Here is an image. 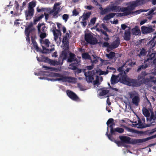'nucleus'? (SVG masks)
<instances>
[{
	"mask_svg": "<svg viewBox=\"0 0 156 156\" xmlns=\"http://www.w3.org/2000/svg\"><path fill=\"white\" fill-rule=\"evenodd\" d=\"M130 68L127 67V65L126 64H124L122 66L117 69V71L119 72L117 76L112 75L111 78V84L114 85L117 83L119 82L123 83L125 80V74L128 73Z\"/></svg>",
	"mask_w": 156,
	"mask_h": 156,
	"instance_id": "obj_1",
	"label": "nucleus"
},
{
	"mask_svg": "<svg viewBox=\"0 0 156 156\" xmlns=\"http://www.w3.org/2000/svg\"><path fill=\"white\" fill-rule=\"evenodd\" d=\"M150 137L140 139H135L131 140L130 137L126 136H119V138L123 144H137L143 143L150 140Z\"/></svg>",
	"mask_w": 156,
	"mask_h": 156,
	"instance_id": "obj_2",
	"label": "nucleus"
},
{
	"mask_svg": "<svg viewBox=\"0 0 156 156\" xmlns=\"http://www.w3.org/2000/svg\"><path fill=\"white\" fill-rule=\"evenodd\" d=\"M142 111L144 115L147 118V121L151 124L153 123L156 119V111H155V114H154L152 109H147L145 108H143Z\"/></svg>",
	"mask_w": 156,
	"mask_h": 156,
	"instance_id": "obj_3",
	"label": "nucleus"
},
{
	"mask_svg": "<svg viewBox=\"0 0 156 156\" xmlns=\"http://www.w3.org/2000/svg\"><path fill=\"white\" fill-rule=\"evenodd\" d=\"M40 42L42 45L43 48V52L44 53H49L54 50V45L50 46L51 48H49L50 42L48 39H45L43 40L41 39Z\"/></svg>",
	"mask_w": 156,
	"mask_h": 156,
	"instance_id": "obj_4",
	"label": "nucleus"
},
{
	"mask_svg": "<svg viewBox=\"0 0 156 156\" xmlns=\"http://www.w3.org/2000/svg\"><path fill=\"white\" fill-rule=\"evenodd\" d=\"M129 98L132 99V103L134 105L138 106L140 101V98L139 94L136 91L129 92Z\"/></svg>",
	"mask_w": 156,
	"mask_h": 156,
	"instance_id": "obj_5",
	"label": "nucleus"
},
{
	"mask_svg": "<svg viewBox=\"0 0 156 156\" xmlns=\"http://www.w3.org/2000/svg\"><path fill=\"white\" fill-rule=\"evenodd\" d=\"M38 34L39 35L41 39H43L46 37L47 36L46 31L47 28L44 23H38L37 26Z\"/></svg>",
	"mask_w": 156,
	"mask_h": 156,
	"instance_id": "obj_6",
	"label": "nucleus"
},
{
	"mask_svg": "<svg viewBox=\"0 0 156 156\" xmlns=\"http://www.w3.org/2000/svg\"><path fill=\"white\" fill-rule=\"evenodd\" d=\"M125 80L124 81L123 83L126 84L129 86L136 87H139L141 85V83L137 80L127 78L126 73L125 74Z\"/></svg>",
	"mask_w": 156,
	"mask_h": 156,
	"instance_id": "obj_7",
	"label": "nucleus"
},
{
	"mask_svg": "<svg viewBox=\"0 0 156 156\" xmlns=\"http://www.w3.org/2000/svg\"><path fill=\"white\" fill-rule=\"evenodd\" d=\"M85 40L87 42L92 45L98 43V40L96 38L94 37L89 33L85 34Z\"/></svg>",
	"mask_w": 156,
	"mask_h": 156,
	"instance_id": "obj_8",
	"label": "nucleus"
},
{
	"mask_svg": "<svg viewBox=\"0 0 156 156\" xmlns=\"http://www.w3.org/2000/svg\"><path fill=\"white\" fill-rule=\"evenodd\" d=\"M95 74L94 70L91 71H88L87 72L86 71L84 74L86 77V81L87 82L91 83L94 80Z\"/></svg>",
	"mask_w": 156,
	"mask_h": 156,
	"instance_id": "obj_9",
	"label": "nucleus"
},
{
	"mask_svg": "<svg viewBox=\"0 0 156 156\" xmlns=\"http://www.w3.org/2000/svg\"><path fill=\"white\" fill-rule=\"evenodd\" d=\"M66 93L68 96L72 100L76 101H81L80 99L77 95L73 91L68 90L66 91Z\"/></svg>",
	"mask_w": 156,
	"mask_h": 156,
	"instance_id": "obj_10",
	"label": "nucleus"
},
{
	"mask_svg": "<svg viewBox=\"0 0 156 156\" xmlns=\"http://www.w3.org/2000/svg\"><path fill=\"white\" fill-rule=\"evenodd\" d=\"M155 55L154 53H152L147 56V58L144 61V63H147V62L154 64L156 60V58L155 57Z\"/></svg>",
	"mask_w": 156,
	"mask_h": 156,
	"instance_id": "obj_11",
	"label": "nucleus"
},
{
	"mask_svg": "<svg viewBox=\"0 0 156 156\" xmlns=\"http://www.w3.org/2000/svg\"><path fill=\"white\" fill-rule=\"evenodd\" d=\"M60 5V4L59 3L55 4L53 9L50 11V12L52 13L54 16H57L59 12L60 7L57 8V6H59Z\"/></svg>",
	"mask_w": 156,
	"mask_h": 156,
	"instance_id": "obj_12",
	"label": "nucleus"
},
{
	"mask_svg": "<svg viewBox=\"0 0 156 156\" xmlns=\"http://www.w3.org/2000/svg\"><path fill=\"white\" fill-rule=\"evenodd\" d=\"M120 43V39L119 37H117L110 44V49L116 48L119 46Z\"/></svg>",
	"mask_w": 156,
	"mask_h": 156,
	"instance_id": "obj_13",
	"label": "nucleus"
},
{
	"mask_svg": "<svg viewBox=\"0 0 156 156\" xmlns=\"http://www.w3.org/2000/svg\"><path fill=\"white\" fill-rule=\"evenodd\" d=\"M121 12H123V13H120L119 16H126L130 14L131 12L129 9L128 7H122Z\"/></svg>",
	"mask_w": 156,
	"mask_h": 156,
	"instance_id": "obj_14",
	"label": "nucleus"
},
{
	"mask_svg": "<svg viewBox=\"0 0 156 156\" xmlns=\"http://www.w3.org/2000/svg\"><path fill=\"white\" fill-rule=\"evenodd\" d=\"M34 13V10H31L28 9V10L25 11V15L26 20H29L33 16Z\"/></svg>",
	"mask_w": 156,
	"mask_h": 156,
	"instance_id": "obj_15",
	"label": "nucleus"
},
{
	"mask_svg": "<svg viewBox=\"0 0 156 156\" xmlns=\"http://www.w3.org/2000/svg\"><path fill=\"white\" fill-rule=\"evenodd\" d=\"M141 30L143 34H147L153 32L154 29L151 27H149L144 26L141 27Z\"/></svg>",
	"mask_w": 156,
	"mask_h": 156,
	"instance_id": "obj_16",
	"label": "nucleus"
},
{
	"mask_svg": "<svg viewBox=\"0 0 156 156\" xmlns=\"http://www.w3.org/2000/svg\"><path fill=\"white\" fill-rule=\"evenodd\" d=\"M60 79L62 80V81L67 82L69 83L73 82L75 81V78L74 77L66 76L65 77H62Z\"/></svg>",
	"mask_w": 156,
	"mask_h": 156,
	"instance_id": "obj_17",
	"label": "nucleus"
},
{
	"mask_svg": "<svg viewBox=\"0 0 156 156\" xmlns=\"http://www.w3.org/2000/svg\"><path fill=\"white\" fill-rule=\"evenodd\" d=\"M69 56L67 59V62H71L74 61H76L77 62V59L75 57V55L72 53H70Z\"/></svg>",
	"mask_w": 156,
	"mask_h": 156,
	"instance_id": "obj_18",
	"label": "nucleus"
},
{
	"mask_svg": "<svg viewBox=\"0 0 156 156\" xmlns=\"http://www.w3.org/2000/svg\"><path fill=\"white\" fill-rule=\"evenodd\" d=\"M135 126H138L137 127L140 128H143L149 127L150 126V125L145 124H144L141 122L140 119H139L138 121V123L135 125Z\"/></svg>",
	"mask_w": 156,
	"mask_h": 156,
	"instance_id": "obj_19",
	"label": "nucleus"
},
{
	"mask_svg": "<svg viewBox=\"0 0 156 156\" xmlns=\"http://www.w3.org/2000/svg\"><path fill=\"white\" fill-rule=\"evenodd\" d=\"M110 9L111 11L119 12H121L122 7L119 6L111 5L110 6Z\"/></svg>",
	"mask_w": 156,
	"mask_h": 156,
	"instance_id": "obj_20",
	"label": "nucleus"
},
{
	"mask_svg": "<svg viewBox=\"0 0 156 156\" xmlns=\"http://www.w3.org/2000/svg\"><path fill=\"white\" fill-rule=\"evenodd\" d=\"M33 24L32 22H30L29 25L27 26V27H26L25 29V32L30 33L34 32L35 31V29L34 28H31V27H32Z\"/></svg>",
	"mask_w": 156,
	"mask_h": 156,
	"instance_id": "obj_21",
	"label": "nucleus"
},
{
	"mask_svg": "<svg viewBox=\"0 0 156 156\" xmlns=\"http://www.w3.org/2000/svg\"><path fill=\"white\" fill-rule=\"evenodd\" d=\"M62 42L63 44V47L66 48L67 49H69V38L63 37Z\"/></svg>",
	"mask_w": 156,
	"mask_h": 156,
	"instance_id": "obj_22",
	"label": "nucleus"
},
{
	"mask_svg": "<svg viewBox=\"0 0 156 156\" xmlns=\"http://www.w3.org/2000/svg\"><path fill=\"white\" fill-rule=\"evenodd\" d=\"M131 33L129 29L126 30L124 36V39L126 41H129L130 39Z\"/></svg>",
	"mask_w": 156,
	"mask_h": 156,
	"instance_id": "obj_23",
	"label": "nucleus"
},
{
	"mask_svg": "<svg viewBox=\"0 0 156 156\" xmlns=\"http://www.w3.org/2000/svg\"><path fill=\"white\" fill-rule=\"evenodd\" d=\"M137 6V5H136L135 1L130 2L129 3V5L127 6L128 8L131 11L133 10Z\"/></svg>",
	"mask_w": 156,
	"mask_h": 156,
	"instance_id": "obj_24",
	"label": "nucleus"
},
{
	"mask_svg": "<svg viewBox=\"0 0 156 156\" xmlns=\"http://www.w3.org/2000/svg\"><path fill=\"white\" fill-rule=\"evenodd\" d=\"M68 49H67L66 48L64 51H62V53L60 55L62 57L63 60H65L67 59L68 56Z\"/></svg>",
	"mask_w": 156,
	"mask_h": 156,
	"instance_id": "obj_25",
	"label": "nucleus"
},
{
	"mask_svg": "<svg viewBox=\"0 0 156 156\" xmlns=\"http://www.w3.org/2000/svg\"><path fill=\"white\" fill-rule=\"evenodd\" d=\"M116 15L115 13H110L106 15L104 18L103 19L106 21L109 20L112 18L114 17Z\"/></svg>",
	"mask_w": 156,
	"mask_h": 156,
	"instance_id": "obj_26",
	"label": "nucleus"
},
{
	"mask_svg": "<svg viewBox=\"0 0 156 156\" xmlns=\"http://www.w3.org/2000/svg\"><path fill=\"white\" fill-rule=\"evenodd\" d=\"M53 34L54 36V39L55 41L58 38L59 36H61V31L59 30H56V31H55L54 30L53 31Z\"/></svg>",
	"mask_w": 156,
	"mask_h": 156,
	"instance_id": "obj_27",
	"label": "nucleus"
},
{
	"mask_svg": "<svg viewBox=\"0 0 156 156\" xmlns=\"http://www.w3.org/2000/svg\"><path fill=\"white\" fill-rule=\"evenodd\" d=\"M132 33L133 35H138L140 34V31L139 28L136 26L132 29Z\"/></svg>",
	"mask_w": 156,
	"mask_h": 156,
	"instance_id": "obj_28",
	"label": "nucleus"
},
{
	"mask_svg": "<svg viewBox=\"0 0 156 156\" xmlns=\"http://www.w3.org/2000/svg\"><path fill=\"white\" fill-rule=\"evenodd\" d=\"M95 72L96 74L99 75H103L104 74L106 75L108 73V71L107 70L106 71H102L100 69L98 70H95Z\"/></svg>",
	"mask_w": 156,
	"mask_h": 156,
	"instance_id": "obj_29",
	"label": "nucleus"
},
{
	"mask_svg": "<svg viewBox=\"0 0 156 156\" xmlns=\"http://www.w3.org/2000/svg\"><path fill=\"white\" fill-rule=\"evenodd\" d=\"M78 62H76V63H71L69 65V69L73 70H76L78 65Z\"/></svg>",
	"mask_w": 156,
	"mask_h": 156,
	"instance_id": "obj_30",
	"label": "nucleus"
},
{
	"mask_svg": "<svg viewBox=\"0 0 156 156\" xmlns=\"http://www.w3.org/2000/svg\"><path fill=\"white\" fill-rule=\"evenodd\" d=\"M147 52L144 48L140 49V53L137 55V56H138L140 58H141V56H145Z\"/></svg>",
	"mask_w": 156,
	"mask_h": 156,
	"instance_id": "obj_31",
	"label": "nucleus"
},
{
	"mask_svg": "<svg viewBox=\"0 0 156 156\" xmlns=\"http://www.w3.org/2000/svg\"><path fill=\"white\" fill-rule=\"evenodd\" d=\"M31 41L33 44L34 48L37 50H38L39 48L38 46V45L35 41V39L33 37H31Z\"/></svg>",
	"mask_w": 156,
	"mask_h": 156,
	"instance_id": "obj_32",
	"label": "nucleus"
},
{
	"mask_svg": "<svg viewBox=\"0 0 156 156\" xmlns=\"http://www.w3.org/2000/svg\"><path fill=\"white\" fill-rule=\"evenodd\" d=\"M111 11L110 6H108L107 7L103 9L102 11H101L100 14L102 15H104Z\"/></svg>",
	"mask_w": 156,
	"mask_h": 156,
	"instance_id": "obj_33",
	"label": "nucleus"
},
{
	"mask_svg": "<svg viewBox=\"0 0 156 156\" xmlns=\"http://www.w3.org/2000/svg\"><path fill=\"white\" fill-rule=\"evenodd\" d=\"M100 91H101L99 93V95L100 96H103L107 94L109 92V90L104 89H101L99 90Z\"/></svg>",
	"mask_w": 156,
	"mask_h": 156,
	"instance_id": "obj_34",
	"label": "nucleus"
},
{
	"mask_svg": "<svg viewBox=\"0 0 156 156\" xmlns=\"http://www.w3.org/2000/svg\"><path fill=\"white\" fill-rule=\"evenodd\" d=\"M145 64L144 65H142L138 66V69H137V72H140L141 69H145L148 67V65H149V64L147 65V63Z\"/></svg>",
	"mask_w": 156,
	"mask_h": 156,
	"instance_id": "obj_35",
	"label": "nucleus"
},
{
	"mask_svg": "<svg viewBox=\"0 0 156 156\" xmlns=\"http://www.w3.org/2000/svg\"><path fill=\"white\" fill-rule=\"evenodd\" d=\"M115 53L114 52L111 51L109 54H106V56L108 58L110 59H112L115 57Z\"/></svg>",
	"mask_w": 156,
	"mask_h": 156,
	"instance_id": "obj_36",
	"label": "nucleus"
},
{
	"mask_svg": "<svg viewBox=\"0 0 156 156\" xmlns=\"http://www.w3.org/2000/svg\"><path fill=\"white\" fill-rule=\"evenodd\" d=\"M124 130L123 129L120 127H116L114 129V134H115V132H117L119 133H122L124 132Z\"/></svg>",
	"mask_w": 156,
	"mask_h": 156,
	"instance_id": "obj_37",
	"label": "nucleus"
},
{
	"mask_svg": "<svg viewBox=\"0 0 156 156\" xmlns=\"http://www.w3.org/2000/svg\"><path fill=\"white\" fill-rule=\"evenodd\" d=\"M91 14V13L90 12H88L85 14H84L82 20L83 21H86L89 17Z\"/></svg>",
	"mask_w": 156,
	"mask_h": 156,
	"instance_id": "obj_38",
	"label": "nucleus"
},
{
	"mask_svg": "<svg viewBox=\"0 0 156 156\" xmlns=\"http://www.w3.org/2000/svg\"><path fill=\"white\" fill-rule=\"evenodd\" d=\"M35 5L36 3L34 2H30L29 5L28 9L34 10V8L35 7Z\"/></svg>",
	"mask_w": 156,
	"mask_h": 156,
	"instance_id": "obj_39",
	"label": "nucleus"
},
{
	"mask_svg": "<svg viewBox=\"0 0 156 156\" xmlns=\"http://www.w3.org/2000/svg\"><path fill=\"white\" fill-rule=\"evenodd\" d=\"M156 44V42H154L153 40H151L147 44L148 45L150 46V48L154 47Z\"/></svg>",
	"mask_w": 156,
	"mask_h": 156,
	"instance_id": "obj_40",
	"label": "nucleus"
},
{
	"mask_svg": "<svg viewBox=\"0 0 156 156\" xmlns=\"http://www.w3.org/2000/svg\"><path fill=\"white\" fill-rule=\"evenodd\" d=\"M49 63L51 65L53 66L58 65V63L57 62V61L55 60H53L51 59H48Z\"/></svg>",
	"mask_w": 156,
	"mask_h": 156,
	"instance_id": "obj_41",
	"label": "nucleus"
},
{
	"mask_svg": "<svg viewBox=\"0 0 156 156\" xmlns=\"http://www.w3.org/2000/svg\"><path fill=\"white\" fill-rule=\"evenodd\" d=\"M82 57L85 59H89L90 58V56L89 54L87 53H84L82 54Z\"/></svg>",
	"mask_w": 156,
	"mask_h": 156,
	"instance_id": "obj_42",
	"label": "nucleus"
},
{
	"mask_svg": "<svg viewBox=\"0 0 156 156\" xmlns=\"http://www.w3.org/2000/svg\"><path fill=\"white\" fill-rule=\"evenodd\" d=\"M94 77H95L96 79L95 81H93V84L94 85H96L99 83V77L98 75L97 74H95V76Z\"/></svg>",
	"mask_w": 156,
	"mask_h": 156,
	"instance_id": "obj_43",
	"label": "nucleus"
},
{
	"mask_svg": "<svg viewBox=\"0 0 156 156\" xmlns=\"http://www.w3.org/2000/svg\"><path fill=\"white\" fill-rule=\"evenodd\" d=\"M76 70L75 71V73L77 74L80 73L82 72H83V73H84V74L86 70V69H79L77 68Z\"/></svg>",
	"mask_w": 156,
	"mask_h": 156,
	"instance_id": "obj_44",
	"label": "nucleus"
},
{
	"mask_svg": "<svg viewBox=\"0 0 156 156\" xmlns=\"http://www.w3.org/2000/svg\"><path fill=\"white\" fill-rule=\"evenodd\" d=\"M108 129H107V131L106 132V135L107 136L108 138L110 140L112 141H113L114 140V138L112 136L113 134H112L111 133V134H108Z\"/></svg>",
	"mask_w": 156,
	"mask_h": 156,
	"instance_id": "obj_45",
	"label": "nucleus"
},
{
	"mask_svg": "<svg viewBox=\"0 0 156 156\" xmlns=\"http://www.w3.org/2000/svg\"><path fill=\"white\" fill-rule=\"evenodd\" d=\"M44 16L43 14H41L40 16L36 17L34 20V22L35 23L37 22H38L41 19L44 17Z\"/></svg>",
	"mask_w": 156,
	"mask_h": 156,
	"instance_id": "obj_46",
	"label": "nucleus"
},
{
	"mask_svg": "<svg viewBox=\"0 0 156 156\" xmlns=\"http://www.w3.org/2000/svg\"><path fill=\"white\" fill-rule=\"evenodd\" d=\"M134 1L135 3H136V5H137V6L144 4V0H136Z\"/></svg>",
	"mask_w": 156,
	"mask_h": 156,
	"instance_id": "obj_47",
	"label": "nucleus"
},
{
	"mask_svg": "<svg viewBox=\"0 0 156 156\" xmlns=\"http://www.w3.org/2000/svg\"><path fill=\"white\" fill-rule=\"evenodd\" d=\"M55 76H56L57 77H60V78H57V80H58V81L59 80H62H62H61L60 79L62 78V77H65V76H64L62 75L61 74L59 73H55Z\"/></svg>",
	"mask_w": 156,
	"mask_h": 156,
	"instance_id": "obj_48",
	"label": "nucleus"
},
{
	"mask_svg": "<svg viewBox=\"0 0 156 156\" xmlns=\"http://www.w3.org/2000/svg\"><path fill=\"white\" fill-rule=\"evenodd\" d=\"M64 60H63V58L60 55L58 58V61H57V62L58 63V65H62L63 64Z\"/></svg>",
	"mask_w": 156,
	"mask_h": 156,
	"instance_id": "obj_49",
	"label": "nucleus"
},
{
	"mask_svg": "<svg viewBox=\"0 0 156 156\" xmlns=\"http://www.w3.org/2000/svg\"><path fill=\"white\" fill-rule=\"evenodd\" d=\"M114 121V119L112 118L109 119L106 122V124L107 126V129H108V126L110 124H111Z\"/></svg>",
	"mask_w": 156,
	"mask_h": 156,
	"instance_id": "obj_50",
	"label": "nucleus"
},
{
	"mask_svg": "<svg viewBox=\"0 0 156 156\" xmlns=\"http://www.w3.org/2000/svg\"><path fill=\"white\" fill-rule=\"evenodd\" d=\"M31 33H30L29 32H25V34L26 35V39L27 42L29 43H30V34Z\"/></svg>",
	"mask_w": 156,
	"mask_h": 156,
	"instance_id": "obj_51",
	"label": "nucleus"
},
{
	"mask_svg": "<svg viewBox=\"0 0 156 156\" xmlns=\"http://www.w3.org/2000/svg\"><path fill=\"white\" fill-rule=\"evenodd\" d=\"M152 77H151V79H149L148 78H144L143 79V83L144 84H146L148 83L150 81V80L151 79H152Z\"/></svg>",
	"mask_w": 156,
	"mask_h": 156,
	"instance_id": "obj_52",
	"label": "nucleus"
},
{
	"mask_svg": "<svg viewBox=\"0 0 156 156\" xmlns=\"http://www.w3.org/2000/svg\"><path fill=\"white\" fill-rule=\"evenodd\" d=\"M69 18V15L67 14H64L62 16V19L66 22Z\"/></svg>",
	"mask_w": 156,
	"mask_h": 156,
	"instance_id": "obj_53",
	"label": "nucleus"
},
{
	"mask_svg": "<svg viewBox=\"0 0 156 156\" xmlns=\"http://www.w3.org/2000/svg\"><path fill=\"white\" fill-rule=\"evenodd\" d=\"M109 127L110 128V133L112 134H114V129L113 128V124H111L109 126Z\"/></svg>",
	"mask_w": 156,
	"mask_h": 156,
	"instance_id": "obj_54",
	"label": "nucleus"
},
{
	"mask_svg": "<svg viewBox=\"0 0 156 156\" xmlns=\"http://www.w3.org/2000/svg\"><path fill=\"white\" fill-rule=\"evenodd\" d=\"M43 67L45 69L48 70L53 71L55 69L53 68L48 67L46 66H43Z\"/></svg>",
	"mask_w": 156,
	"mask_h": 156,
	"instance_id": "obj_55",
	"label": "nucleus"
},
{
	"mask_svg": "<svg viewBox=\"0 0 156 156\" xmlns=\"http://www.w3.org/2000/svg\"><path fill=\"white\" fill-rule=\"evenodd\" d=\"M147 10H144V9H139L137 10H136L134 12V13H136V14H139L140 13L143 12H146Z\"/></svg>",
	"mask_w": 156,
	"mask_h": 156,
	"instance_id": "obj_56",
	"label": "nucleus"
},
{
	"mask_svg": "<svg viewBox=\"0 0 156 156\" xmlns=\"http://www.w3.org/2000/svg\"><path fill=\"white\" fill-rule=\"evenodd\" d=\"M114 142L119 147L122 145V144H123V143L121 141H120L119 140H115Z\"/></svg>",
	"mask_w": 156,
	"mask_h": 156,
	"instance_id": "obj_57",
	"label": "nucleus"
},
{
	"mask_svg": "<svg viewBox=\"0 0 156 156\" xmlns=\"http://www.w3.org/2000/svg\"><path fill=\"white\" fill-rule=\"evenodd\" d=\"M103 46L110 49V45L107 42H104L103 44Z\"/></svg>",
	"mask_w": 156,
	"mask_h": 156,
	"instance_id": "obj_58",
	"label": "nucleus"
},
{
	"mask_svg": "<svg viewBox=\"0 0 156 156\" xmlns=\"http://www.w3.org/2000/svg\"><path fill=\"white\" fill-rule=\"evenodd\" d=\"M124 127L126 129L128 132H134V130L133 129L130 128L125 126H124Z\"/></svg>",
	"mask_w": 156,
	"mask_h": 156,
	"instance_id": "obj_59",
	"label": "nucleus"
},
{
	"mask_svg": "<svg viewBox=\"0 0 156 156\" xmlns=\"http://www.w3.org/2000/svg\"><path fill=\"white\" fill-rule=\"evenodd\" d=\"M96 19L95 17L92 18L90 20V23L91 24L94 25L96 22Z\"/></svg>",
	"mask_w": 156,
	"mask_h": 156,
	"instance_id": "obj_60",
	"label": "nucleus"
},
{
	"mask_svg": "<svg viewBox=\"0 0 156 156\" xmlns=\"http://www.w3.org/2000/svg\"><path fill=\"white\" fill-rule=\"evenodd\" d=\"M79 14V12H77L76 9H74L73 11V16H76Z\"/></svg>",
	"mask_w": 156,
	"mask_h": 156,
	"instance_id": "obj_61",
	"label": "nucleus"
},
{
	"mask_svg": "<svg viewBox=\"0 0 156 156\" xmlns=\"http://www.w3.org/2000/svg\"><path fill=\"white\" fill-rule=\"evenodd\" d=\"M57 25L58 28V29L57 30H60L61 28H62V27L63 26L61 23H57Z\"/></svg>",
	"mask_w": 156,
	"mask_h": 156,
	"instance_id": "obj_62",
	"label": "nucleus"
},
{
	"mask_svg": "<svg viewBox=\"0 0 156 156\" xmlns=\"http://www.w3.org/2000/svg\"><path fill=\"white\" fill-rule=\"evenodd\" d=\"M86 68L88 70H90L92 69L93 68L94 66L93 65H92L91 66H87Z\"/></svg>",
	"mask_w": 156,
	"mask_h": 156,
	"instance_id": "obj_63",
	"label": "nucleus"
},
{
	"mask_svg": "<svg viewBox=\"0 0 156 156\" xmlns=\"http://www.w3.org/2000/svg\"><path fill=\"white\" fill-rule=\"evenodd\" d=\"M156 132V127L153 129H152L151 131L149 133V134H151L155 132Z\"/></svg>",
	"mask_w": 156,
	"mask_h": 156,
	"instance_id": "obj_64",
	"label": "nucleus"
}]
</instances>
